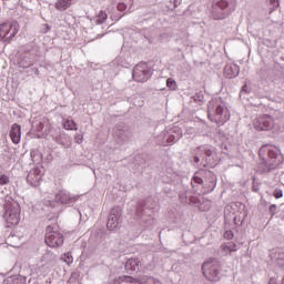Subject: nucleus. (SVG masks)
<instances>
[{"label":"nucleus","instance_id":"nucleus-1","mask_svg":"<svg viewBox=\"0 0 284 284\" xmlns=\"http://www.w3.org/2000/svg\"><path fill=\"white\" fill-rule=\"evenodd\" d=\"M258 156L261 162L257 164V171L261 174H267L276 170L283 163V155L281 150L275 145L265 144L260 149Z\"/></svg>","mask_w":284,"mask_h":284},{"label":"nucleus","instance_id":"nucleus-2","mask_svg":"<svg viewBox=\"0 0 284 284\" xmlns=\"http://www.w3.org/2000/svg\"><path fill=\"white\" fill-rule=\"evenodd\" d=\"M207 116L212 123H216L217 125H223L230 121V109H227V104H225L223 98L216 97L209 102Z\"/></svg>","mask_w":284,"mask_h":284},{"label":"nucleus","instance_id":"nucleus-3","mask_svg":"<svg viewBox=\"0 0 284 284\" xmlns=\"http://www.w3.org/2000/svg\"><path fill=\"white\" fill-rule=\"evenodd\" d=\"M235 0H212L209 9L210 17L214 21H223L232 14V8H234Z\"/></svg>","mask_w":284,"mask_h":284},{"label":"nucleus","instance_id":"nucleus-4","mask_svg":"<svg viewBox=\"0 0 284 284\" xmlns=\"http://www.w3.org/2000/svg\"><path fill=\"white\" fill-rule=\"evenodd\" d=\"M3 219L8 223V227L11 225H19L21 221V206L19 202L14 201L12 197H7L3 204Z\"/></svg>","mask_w":284,"mask_h":284},{"label":"nucleus","instance_id":"nucleus-5","mask_svg":"<svg viewBox=\"0 0 284 284\" xmlns=\"http://www.w3.org/2000/svg\"><path fill=\"white\" fill-rule=\"evenodd\" d=\"M222 267L223 265L219 258L211 257L202 264V272L207 281H211L212 283H219L222 276Z\"/></svg>","mask_w":284,"mask_h":284},{"label":"nucleus","instance_id":"nucleus-6","mask_svg":"<svg viewBox=\"0 0 284 284\" xmlns=\"http://www.w3.org/2000/svg\"><path fill=\"white\" fill-rule=\"evenodd\" d=\"M135 216L141 223H152L154 221V202L150 199L139 201Z\"/></svg>","mask_w":284,"mask_h":284},{"label":"nucleus","instance_id":"nucleus-7","mask_svg":"<svg viewBox=\"0 0 284 284\" xmlns=\"http://www.w3.org/2000/svg\"><path fill=\"white\" fill-rule=\"evenodd\" d=\"M205 176L207 179L205 182L199 175L192 178L191 185L194 192H199L200 187H204L207 192H214L216 187V175L212 171H206Z\"/></svg>","mask_w":284,"mask_h":284},{"label":"nucleus","instance_id":"nucleus-8","mask_svg":"<svg viewBox=\"0 0 284 284\" xmlns=\"http://www.w3.org/2000/svg\"><path fill=\"white\" fill-rule=\"evenodd\" d=\"M183 138V131L179 126L163 131L158 135V143L162 148H168V145H174L176 141H180Z\"/></svg>","mask_w":284,"mask_h":284},{"label":"nucleus","instance_id":"nucleus-9","mask_svg":"<svg viewBox=\"0 0 284 284\" xmlns=\"http://www.w3.org/2000/svg\"><path fill=\"white\" fill-rule=\"evenodd\" d=\"M134 133L125 123H119L113 128V139L116 145H125L132 141Z\"/></svg>","mask_w":284,"mask_h":284},{"label":"nucleus","instance_id":"nucleus-10","mask_svg":"<svg viewBox=\"0 0 284 284\" xmlns=\"http://www.w3.org/2000/svg\"><path fill=\"white\" fill-rule=\"evenodd\" d=\"M121 223H123V210L121 206H115L111 209L108 215L106 229L110 232H114L121 227Z\"/></svg>","mask_w":284,"mask_h":284},{"label":"nucleus","instance_id":"nucleus-11","mask_svg":"<svg viewBox=\"0 0 284 284\" xmlns=\"http://www.w3.org/2000/svg\"><path fill=\"white\" fill-rule=\"evenodd\" d=\"M132 77L138 83H145L152 78V68L145 62H141L133 68Z\"/></svg>","mask_w":284,"mask_h":284},{"label":"nucleus","instance_id":"nucleus-12","mask_svg":"<svg viewBox=\"0 0 284 284\" xmlns=\"http://www.w3.org/2000/svg\"><path fill=\"white\" fill-rule=\"evenodd\" d=\"M45 243L49 247H61L63 245V234L57 231V226H47Z\"/></svg>","mask_w":284,"mask_h":284},{"label":"nucleus","instance_id":"nucleus-13","mask_svg":"<svg viewBox=\"0 0 284 284\" xmlns=\"http://www.w3.org/2000/svg\"><path fill=\"white\" fill-rule=\"evenodd\" d=\"M254 130L257 132H267L274 128V118L270 114H263L254 119Z\"/></svg>","mask_w":284,"mask_h":284},{"label":"nucleus","instance_id":"nucleus-14","mask_svg":"<svg viewBox=\"0 0 284 284\" xmlns=\"http://www.w3.org/2000/svg\"><path fill=\"white\" fill-rule=\"evenodd\" d=\"M199 152L204 154L203 161H205L204 168H214L216 165V150L209 145L197 146Z\"/></svg>","mask_w":284,"mask_h":284},{"label":"nucleus","instance_id":"nucleus-15","mask_svg":"<svg viewBox=\"0 0 284 284\" xmlns=\"http://www.w3.org/2000/svg\"><path fill=\"white\" fill-rule=\"evenodd\" d=\"M19 22H3L0 24V37H17L20 30Z\"/></svg>","mask_w":284,"mask_h":284},{"label":"nucleus","instance_id":"nucleus-16","mask_svg":"<svg viewBox=\"0 0 284 284\" xmlns=\"http://www.w3.org/2000/svg\"><path fill=\"white\" fill-rule=\"evenodd\" d=\"M43 179V172L39 168H33L29 171L27 175V183L31 185V187H39L41 185V181Z\"/></svg>","mask_w":284,"mask_h":284},{"label":"nucleus","instance_id":"nucleus-17","mask_svg":"<svg viewBox=\"0 0 284 284\" xmlns=\"http://www.w3.org/2000/svg\"><path fill=\"white\" fill-rule=\"evenodd\" d=\"M48 119L47 118H36L32 121V130L34 132H38V136L41 138V134H43V132H48Z\"/></svg>","mask_w":284,"mask_h":284},{"label":"nucleus","instance_id":"nucleus-18","mask_svg":"<svg viewBox=\"0 0 284 284\" xmlns=\"http://www.w3.org/2000/svg\"><path fill=\"white\" fill-rule=\"evenodd\" d=\"M79 197L72 196L68 191H60L55 194V203H61L62 205H70V203L77 202Z\"/></svg>","mask_w":284,"mask_h":284},{"label":"nucleus","instance_id":"nucleus-19","mask_svg":"<svg viewBox=\"0 0 284 284\" xmlns=\"http://www.w3.org/2000/svg\"><path fill=\"white\" fill-rule=\"evenodd\" d=\"M223 72L225 79H236V77L241 73V67L237 64H226Z\"/></svg>","mask_w":284,"mask_h":284},{"label":"nucleus","instance_id":"nucleus-20","mask_svg":"<svg viewBox=\"0 0 284 284\" xmlns=\"http://www.w3.org/2000/svg\"><path fill=\"white\" fill-rule=\"evenodd\" d=\"M10 138L16 145L21 142V125L14 123L11 126Z\"/></svg>","mask_w":284,"mask_h":284},{"label":"nucleus","instance_id":"nucleus-21","mask_svg":"<svg viewBox=\"0 0 284 284\" xmlns=\"http://www.w3.org/2000/svg\"><path fill=\"white\" fill-rule=\"evenodd\" d=\"M55 143H59V145H62L63 148H70L72 145V140L68 134L60 133L54 138Z\"/></svg>","mask_w":284,"mask_h":284},{"label":"nucleus","instance_id":"nucleus-22","mask_svg":"<svg viewBox=\"0 0 284 284\" xmlns=\"http://www.w3.org/2000/svg\"><path fill=\"white\" fill-rule=\"evenodd\" d=\"M124 268L128 272V274H132L133 272H136L139 270V260L129 258L124 264Z\"/></svg>","mask_w":284,"mask_h":284},{"label":"nucleus","instance_id":"nucleus-23","mask_svg":"<svg viewBox=\"0 0 284 284\" xmlns=\"http://www.w3.org/2000/svg\"><path fill=\"white\" fill-rule=\"evenodd\" d=\"M77 0H58L54 4L55 10H59V12H65L68 8L72 6Z\"/></svg>","mask_w":284,"mask_h":284},{"label":"nucleus","instance_id":"nucleus-24","mask_svg":"<svg viewBox=\"0 0 284 284\" xmlns=\"http://www.w3.org/2000/svg\"><path fill=\"white\" fill-rule=\"evenodd\" d=\"M26 276L22 275L9 276L4 280L6 284H26Z\"/></svg>","mask_w":284,"mask_h":284},{"label":"nucleus","instance_id":"nucleus-25","mask_svg":"<svg viewBox=\"0 0 284 284\" xmlns=\"http://www.w3.org/2000/svg\"><path fill=\"white\" fill-rule=\"evenodd\" d=\"M258 42L263 43V45H266V48H274L276 45V38L263 37V38H260Z\"/></svg>","mask_w":284,"mask_h":284},{"label":"nucleus","instance_id":"nucleus-26","mask_svg":"<svg viewBox=\"0 0 284 284\" xmlns=\"http://www.w3.org/2000/svg\"><path fill=\"white\" fill-rule=\"evenodd\" d=\"M64 129L65 130H78L77 122H74L73 120H65Z\"/></svg>","mask_w":284,"mask_h":284},{"label":"nucleus","instance_id":"nucleus-27","mask_svg":"<svg viewBox=\"0 0 284 284\" xmlns=\"http://www.w3.org/2000/svg\"><path fill=\"white\" fill-rule=\"evenodd\" d=\"M61 261H63L64 263H67V265H71V263H73L74 258L72 257V254L70 253H64L61 256Z\"/></svg>","mask_w":284,"mask_h":284},{"label":"nucleus","instance_id":"nucleus-28","mask_svg":"<svg viewBox=\"0 0 284 284\" xmlns=\"http://www.w3.org/2000/svg\"><path fill=\"white\" fill-rule=\"evenodd\" d=\"M193 101H195V103H203V91H197L193 97H192Z\"/></svg>","mask_w":284,"mask_h":284},{"label":"nucleus","instance_id":"nucleus-29","mask_svg":"<svg viewBox=\"0 0 284 284\" xmlns=\"http://www.w3.org/2000/svg\"><path fill=\"white\" fill-rule=\"evenodd\" d=\"M105 19H108V13H105V11H100L95 21L98 24H101L103 21H105Z\"/></svg>","mask_w":284,"mask_h":284},{"label":"nucleus","instance_id":"nucleus-30","mask_svg":"<svg viewBox=\"0 0 284 284\" xmlns=\"http://www.w3.org/2000/svg\"><path fill=\"white\" fill-rule=\"evenodd\" d=\"M179 199H180L181 203H193L192 199H190V200L187 199V193L186 192L180 193Z\"/></svg>","mask_w":284,"mask_h":284},{"label":"nucleus","instance_id":"nucleus-31","mask_svg":"<svg viewBox=\"0 0 284 284\" xmlns=\"http://www.w3.org/2000/svg\"><path fill=\"white\" fill-rule=\"evenodd\" d=\"M270 14H272L274 12V10H276V8H278V0H270Z\"/></svg>","mask_w":284,"mask_h":284},{"label":"nucleus","instance_id":"nucleus-32","mask_svg":"<svg viewBox=\"0 0 284 284\" xmlns=\"http://www.w3.org/2000/svg\"><path fill=\"white\" fill-rule=\"evenodd\" d=\"M166 85L170 88V90H176V81H174L172 78L166 80Z\"/></svg>","mask_w":284,"mask_h":284},{"label":"nucleus","instance_id":"nucleus-33","mask_svg":"<svg viewBox=\"0 0 284 284\" xmlns=\"http://www.w3.org/2000/svg\"><path fill=\"white\" fill-rule=\"evenodd\" d=\"M10 183V178L6 174L0 176V185H8Z\"/></svg>","mask_w":284,"mask_h":284},{"label":"nucleus","instance_id":"nucleus-34","mask_svg":"<svg viewBox=\"0 0 284 284\" xmlns=\"http://www.w3.org/2000/svg\"><path fill=\"white\" fill-rule=\"evenodd\" d=\"M273 196L275 199H283V190L281 189H275L274 192H273Z\"/></svg>","mask_w":284,"mask_h":284},{"label":"nucleus","instance_id":"nucleus-35","mask_svg":"<svg viewBox=\"0 0 284 284\" xmlns=\"http://www.w3.org/2000/svg\"><path fill=\"white\" fill-rule=\"evenodd\" d=\"M251 90L247 88V84H244L241 89L240 97H243V94H250Z\"/></svg>","mask_w":284,"mask_h":284},{"label":"nucleus","instance_id":"nucleus-36","mask_svg":"<svg viewBox=\"0 0 284 284\" xmlns=\"http://www.w3.org/2000/svg\"><path fill=\"white\" fill-rule=\"evenodd\" d=\"M224 239H227V241H232L234 239V232L232 231H226L224 233Z\"/></svg>","mask_w":284,"mask_h":284},{"label":"nucleus","instance_id":"nucleus-37","mask_svg":"<svg viewBox=\"0 0 284 284\" xmlns=\"http://www.w3.org/2000/svg\"><path fill=\"white\" fill-rule=\"evenodd\" d=\"M118 10H119V12H125V10H128V6L123 2H120L118 4Z\"/></svg>","mask_w":284,"mask_h":284},{"label":"nucleus","instance_id":"nucleus-38","mask_svg":"<svg viewBox=\"0 0 284 284\" xmlns=\"http://www.w3.org/2000/svg\"><path fill=\"white\" fill-rule=\"evenodd\" d=\"M119 280L125 283H131L132 276L123 275V276H120Z\"/></svg>","mask_w":284,"mask_h":284},{"label":"nucleus","instance_id":"nucleus-39","mask_svg":"<svg viewBox=\"0 0 284 284\" xmlns=\"http://www.w3.org/2000/svg\"><path fill=\"white\" fill-rule=\"evenodd\" d=\"M268 212H270L271 216H274V214H276V204H272L268 207Z\"/></svg>","mask_w":284,"mask_h":284},{"label":"nucleus","instance_id":"nucleus-40","mask_svg":"<svg viewBox=\"0 0 284 284\" xmlns=\"http://www.w3.org/2000/svg\"><path fill=\"white\" fill-rule=\"evenodd\" d=\"M199 154H201V151L197 149L195 150V155L193 158L194 163H199L201 161V158H199Z\"/></svg>","mask_w":284,"mask_h":284},{"label":"nucleus","instance_id":"nucleus-41","mask_svg":"<svg viewBox=\"0 0 284 284\" xmlns=\"http://www.w3.org/2000/svg\"><path fill=\"white\" fill-rule=\"evenodd\" d=\"M75 143H83V135L81 134L75 135Z\"/></svg>","mask_w":284,"mask_h":284},{"label":"nucleus","instance_id":"nucleus-42","mask_svg":"<svg viewBox=\"0 0 284 284\" xmlns=\"http://www.w3.org/2000/svg\"><path fill=\"white\" fill-rule=\"evenodd\" d=\"M11 40H12V38L0 37V41H3L4 43H10Z\"/></svg>","mask_w":284,"mask_h":284},{"label":"nucleus","instance_id":"nucleus-43","mask_svg":"<svg viewBox=\"0 0 284 284\" xmlns=\"http://www.w3.org/2000/svg\"><path fill=\"white\" fill-rule=\"evenodd\" d=\"M14 239H17L16 235H9L8 239H7V241H8L9 243H12V242L14 241Z\"/></svg>","mask_w":284,"mask_h":284},{"label":"nucleus","instance_id":"nucleus-44","mask_svg":"<svg viewBox=\"0 0 284 284\" xmlns=\"http://www.w3.org/2000/svg\"><path fill=\"white\" fill-rule=\"evenodd\" d=\"M42 29L44 30V32H50V26L48 24H43Z\"/></svg>","mask_w":284,"mask_h":284},{"label":"nucleus","instance_id":"nucleus-45","mask_svg":"<svg viewBox=\"0 0 284 284\" xmlns=\"http://www.w3.org/2000/svg\"><path fill=\"white\" fill-rule=\"evenodd\" d=\"M253 192H258L261 189L258 187V184H253Z\"/></svg>","mask_w":284,"mask_h":284},{"label":"nucleus","instance_id":"nucleus-46","mask_svg":"<svg viewBox=\"0 0 284 284\" xmlns=\"http://www.w3.org/2000/svg\"><path fill=\"white\" fill-rule=\"evenodd\" d=\"M109 284H114V283H109ZM154 284H161V282L156 281V282H154Z\"/></svg>","mask_w":284,"mask_h":284},{"label":"nucleus","instance_id":"nucleus-47","mask_svg":"<svg viewBox=\"0 0 284 284\" xmlns=\"http://www.w3.org/2000/svg\"><path fill=\"white\" fill-rule=\"evenodd\" d=\"M230 250V252H235V250L234 248H229Z\"/></svg>","mask_w":284,"mask_h":284}]
</instances>
